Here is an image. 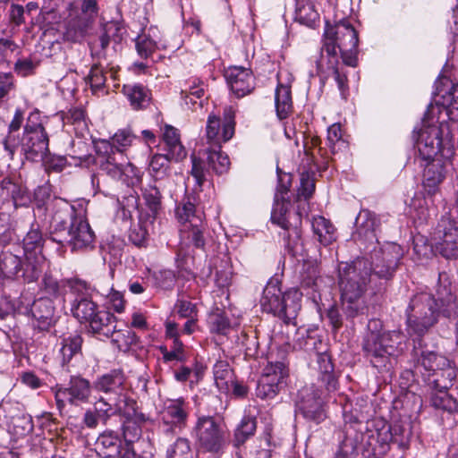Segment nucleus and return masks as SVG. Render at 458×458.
<instances>
[{"instance_id":"19","label":"nucleus","mask_w":458,"mask_h":458,"mask_svg":"<svg viewBox=\"0 0 458 458\" xmlns=\"http://www.w3.org/2000/svg\"><path fill=\"white\" fill-rule=\"evenodd\" d=\"M190 411V403L183 397L167 399L160 411V418L170 428L181 429L186 426Z\"/></svg>"},{"instance_id":"57","label":"nucleus","mask_w":458,"mask_h":458,"mask_svg":"<svg viewBox=\"0 0 458 458\" xmlns=\"http://www.w3.org/2000/svg\"><path fill=\"white\" fill-rule=\"evenodd\" d=\"M319 19L318 13L315 10L313 4L306 3L298 5L295 13V20L308 27H313Z\"/></svg>"},{"instance_id":"46","label":"nucleus","mask_w":458,"mask_h":458,"mask_svg":"<svg viewBox=\"0 0 458 458\" xmlns=\"http://www.w3.org/2000/svg\"><path fill=\"white\" fill-rule=\"evenodd\" d=\"M257 429V419L251 415H244L233 434V445L239 447L254 436Z\"/></svg>"},{"instance_id":"40","label":"nucleus","mask_w":458,"mask_h":458,"mask_svg":"<svg viewBox=\"0 0 458 458\" xmlns=\"http://www.w3.org/2000/svg\"><path fill=\"white\" fill-rule=\"evenodd\" d=\"M313 233L318 241L324 246H328L336 240V229L334 225L324 216H315L311 221Z\"/></svg>"},{"instance_id":"48","label":"nucleus","mask_w":458,"mask_h":458,"mask_svg":"<svg viewBox=\"0 0 458 458\" xmlns=\"http://www.w3.org/2000/svg\"><path fill=\"white\" fill-rule=\"evenodd\" d=\"M116 321L114 322V331L109 335H102L106 338H112V342L116 344L120 351H127L132 345H136L139 337L131 329L116 330Z\"/></svg>"},{"instance_id":"36","label":"nucleus","mask_w":458,"mask_h":458,"mask_svg":"<svg viewBox=\"0 0 458 458\" xmlns=\"http://www.w3.org/2000/svg\"><path fill=\"white\" fill-rule=\"evenodd\" d=\"M322 282L323 279L314 266H309L301 275V286L302 290L317 304L321 301L320 287Z\"/></svg>"},{"instance_id":"26","label":"nucleus","mask_w":458,"mask_h":458,"mask_svg":"<svg viewBox=\"0 0 458 458\" xmlns=\"http://www.w3.org/2000/svg\"><path fill=\"white\" fill-rule=\"evenodd\" d=\"M327 58V66H325L321 56L316 60L317 74L320 77L321 82L325 84L326 80L328 78L327 72L332 71L335 81L337 83L338 89L341 92L343 98L346 99L348 95V79L346 74L343 73L339 69V57L338 56H325Z\"/></svg>"},{"instance_id":"17","label":"nucleus","mask_w":458,"mask_h":458,"mask_svg":"<svg viewBox=\"0 0 458 458\" xmlns=\"http://www.w3.org/2000/svg\"><path fill=\"white\" fill-rule=\"evenodd\" d=\"M235 131V111L232 106L224 109L223 118L210 114L206 126L208 142L221 148L222 143L230 140Z\"/></svg>"},{"instance_id":"30","label":"nucleus","mask_w":458,"mask_h":458,"mask_svg":"<svg viewBox=\"0 0 458 458\" xmlns=\"http://www.w3.org/2000/svg\"><path fill=\"white\" fill-rule=\"evenodd\" d=\"M125 376L122 369H115L103 374L93 382V387L98 392L114 394L124 392Z\"/></svg>"},{"instance_id":"9","label":"nucleus","mask_w":458,"mask_h":458,"mask_svg":"<svg viewBox=\"0 0 458 458\" xmlns=\"http://www.w3.org/2000/svg\"><path fill=\"white\" fill-rule=\"evenodd\" d=\"M71 311L79 322L89 325V329L93 335H109L114 331L115 316L108 310H100L91 297L74 298Z\"/></svg>"},{"instance_id":"38","label":"nucleus","mask_w":458,"mask_h":458,"mask_svg":"<svg viewBox=\"0 0 458 458\" xmlns=\"http://www.w3.org/2000/svg\"><path fill=\"white\" fill-rule=\"evenodd\" d=\"M276 115L280 120L286 119L293 111L291 86L278 82L275 92Z\"/></svg>"},{"instance_id":"11","label":"nucleus","mask_w":458,"mask_h":458,"mask_svg":"<svg viewBox=\"0 0 458 458\" xmlns=\"http://www.w3.org/2000/svg\"><path fill=\"white\" fill-rule=\"evenodd\" d=\"M39 118L38 112L30 114L21 142L26 159L33 162L42 160L49 153V137Z\"/></svg>"},{"instance_id":"32","label":"nucleus","mask_w":458,"mask_h":458,"mask_svg":"<svg viewBox=\"0 0 458 458\" xmlns=\"http://www.w3.org/2000/svg\"><path fill=\"white\" fill-rule=\"evenodd\" d=\"M23 250L26 260L38 263L39 265V255L42 253L44 239L38 224H33L22 241Z\"/></svg>"},{"instance_id":"28","label":"nucleus","mask_w":458,"mask_h":458,"mask_svg":"<svg viewBox=\"0 0 458 458\" xmlns=\"http://www.w3.org/2000/svg\"><path fill=\"white\" fill-rule=\"evenodd\" d=\"M317 363L318 371V381H320L327 393L335 392L338 389V374L335 370L331 355L327 352L317 353Z\"/></svg>"},{"instance_id":"14","label":"nucleus","mask_w":458,"mask_h":458,"mask_svg":"<svg viewBox=\"0 0 458 458\" xmlns=\"http://www.w3.org/2000/svg\"><path fill=\"white\" fill-rule=\"evenodd\" d=\"M41 267L37 261L26 260L9 250L0 253V276L4 279L18 280L22 278L24 282L31 283L38 279Z\"/></svg>"},{"instance_id":"45","label":"nucleus","mask_w":458,"mask_h":458,"mask_svg":"<svg viewBox=\"0 0 458 458\" xmlns=\"http://www.w3.org/2000/svg\"><path fill=\"white\" fill-rule=\"evenodd\" d=\"M449 389H431L429 402L431 406L439 411L452 413L457 410V401L448 393Z\"/></svg>"},{"instance_id":"21","label":"nucleus","mask_w":458,"mask_h":458,"mask_svg":"<svg viewBox=\"0 0 458 458\" xmlns=\"http://www.w3.org/2000/svg\"><path fill=\"white\" fill-rule=\"evenodd\" d=\"M70 246L72 250H82L92 247L95 241V233L90 228L87 219L76 213L69 221Z\"/></svg>"},{"instance_id":"15","label":"nucleus","mask_w":458,"mask_h":458,"mask_svg":"<svg viewBox=\"0 0 458 458\" xmlns=\"http://www.w3.org/2000/svg\"><path fill=\"white\" fill-rule=\"evenodd\" d=\"M435 250L446 259H458V227L449 217L443 216L433 233Z\"/></svg>"},{"instance_id":"59","label":"nucleus","mask_w":458,"mask_h":458,"mask_svg":"<svg viewBox=\"0 0 458 458\" xmlns=\"http://www.w3.org/2000/svg\"><path fill=\"white\" fill-rule=\"evenodd\" d=\"M43 290L48 294V298H58L64 295L65 292V284L58 281L52 275L45 274L43 280Z\"/></svg>"},{"instance_id":"41","label":"nucleus","mask_w":458,"mask_h":458,"mask_svg":"<svg viewBox=\"0 0 458 458\" xmlns=\"http://www.w3.org/2000/svg\"><path fill=\"white\" fill-rule=\"evenodd\" d=\"M427 377L430 389H449L456 377L454 363L436 372H430Z\"/></svg>"},{"instance_id":"33","label":"nucleus","mask_w":458,"mask_h":458,"mask_svg":"<svg viewBox=\"0 0 458 458\" xmlns=\"http://www.w3.org/2000/svg\"><path fill=\"white\" fill-rule=\"evenodd\" d=\"M163 140L165 150L174 162L182 161L186 157L187 151L182 144L180 133L176 128L165 125L163 132Z\"/></svg>"},{"instance_id":"51","label":"nucleus","mask_w":458,"mask_h":458,"mask_svg":"<svg viewBox=\"0 0 458 458\" xmlns=\"http://www.w3.org/2000/svg\"><path fill=\"white\" fill-rule=\"evenodd\" d=\"M102 61L95 63L85 78L86 83L89 84L93 94L102 91L106 87V77L102 65Z\"/></svg>"},{"instance_id":"29","label":"nucleus","mask_w":458,"mask_h":458,"mask_svg":"<svg viewBox=\"0 0 458 458\" xmlns=\"http://www.w3.org/2000/svg\"><path fill=\"white\" fill-rule=\"evenodd\" d=\"M123 447L119 435L112 430L101 433L95 442V451L101 458H116Z\"/></svg>"},{"instance_id":"8","label":"nucleus","mask_w":458,"mask_h":458,"mask_svg":"<svg viewBox=\"0 0 458 458\" xmlns=\"http://www.w3.org/2000/svg\"><path fill=\"white\" fill-rule=\"evenodd\" d=\"M94 165L97 167V173L91 177L93 185L101 190V177L106 175L113 180H122L123 176L129 177L133 174L134 166L128 161V158L121 148H115L108 143H104L103 147L97 149L94 157Z\"/></svg>"},{"instance_id":"52","label":"nucleus","mask_w":458,"mask_h":458,"mask_svg":"<svg viewBox=\"0 0 458 458\" xmlns=\"http://www.w3.org/2000/svg\"><path fill=\"white\" fill-rule=\"evenodd\" d=\"M174 161L168 154H155L148 164V170L150 174L156 179L159 180L168 174L170 169V162Z\"/></svg>"},{"instance_id":"43","label":"nucleus","mask_w":458,"mask_h":458,"mask_svg":"<svg viewBox=\"0 0 458 458\" xmlns=\"http://www.w3.org/2000/svg\"><path fill=\"white\" fill-rule=\"evenodd\" d=\"M186 224V226L181 227L182 238L189 241L195 248L204 250L206 245V225L203 222Z\"/></svg>"},{"instance_id":"25","label":"nucleus","mask_w":458,"mask_h":458,"mask_svg":"<svg viewBox=\"0 0 458 458\" xmlns=\"http://www.w3.org/2000/svg\"><path fill=\"white\" fill-rule=\"evenodd\" d=\"M442 137L437 129L430 131H422L417 141V148L420 157L428 162L443 158L441 153Z\"/></svg>"},{"instance_id":"55","label":"nucleus","mask_w":458,"mask_h":458,"mask_svg":"<svg viewBox=\"0 0 458 458\" xmlns=\"http://www.w3.org/2000/svg\"><path fill=\"white\" fill-rule=\"evenodd\" d=\"M142 196L145 204L155 217L162 208V194L155 184H148L142 189Z\"/></svg>"},{"instance_id":"44","label":"nucleus","mask_w":458,"mask_h":458,"mask_svg":"<svg viewBox=\"0 0 458 458\" xmlns=\"http://www.w3.org/2000/svg\"><path fill=\"white\" fill-rule=\"evenodd\" d=\"M410 214L416 222L422 225L436 215V208L429 207L426 198L416 196L411 200Z\"/></svg>"},{"instance_id":"23","label":"nucleus","mask_w":458,"mask_h":458,"mask_svg":"<svg viewBox=\"0 0 458 458\" xmlns=\"http://www.w3.org/2000/svg\"><path fill=\"white\" fill-rule=\"evenodd\" d=\"M447 159L438 158L428 162L423 172L422 187L428 196H434L439 191L440 184L446 175Z\"/></svg>"},{"instance_id":"42","label":"nucleus","mask_w":458,"mask_h":458,"mask_svg":"<svg viewBox=\"0 0 458 458\" xmlns=\"http://www.w3.org/2000/svg\"><path fill=\"white\" fill-rule=\"evenodd\" d=\"M82 337L79 335L64 337L61 341L60 354L62 366H69L72 359L81 357Z\"/></svg>"},{"instance_id":"7","label":"nucleus","mask_w":458,"mask_h":458,"mask_svg":"<svg viewBox=\"0 0 458 458\" xmlns=\"http://www.w3.org/2000/svg\"><path fill=\"white\" fill-rule=\"evenodd\" d=\"M302 294L294 288L283 292L279 279L271 278L263 290L260 306L264 312L271 313L285 324H290L301 310Z\"/></svg>"},{"instance_id":"24","label":"nucleus","mask_w":458,"mask_h":458,"mask_svg":"<svg viewBox=\"0 0 458 458\" xmlns=\"http://www.w3.org/2000/svg\"><path fill=\"white\" fill-rule=\"evenodd\" d=\"M204 212L199 207L198 198L194 193H186L176 204L175 217L182 227L186 226V224H199L204 220Z\"/></svg>"},{"instance_id":"20","label":"nucleus","mask_w":458,"mask_h":458,"mask_svg":"<svg viewBox=\"0 0 458 458\" xmlns=\"http://www.w3.org/2000/svg\"><path fill=\"white\" fill-rule=\"evenodd\" d=\"M380 225V220L377 215L369 209H361L355 220V232L352 237L360 245H378L377 230Z\"/></svg>"},{"instance_id":"35","label":"nucleus","mask_w":458,"mask_h":458,"mask_svg":"<svg viewBox=\"0 0 458 458\" xmlns=\"http://www.w3.org/2000/svg\"><path fill=\"white\" fill-rule=\"evenodd\" d=\"M205 94V83L197 77H191L185 82V88L181 90V98L185 105L195 109L202 107L203 97Z\"/></svg>"},{"instance_id":"4","label":"nucleus","mask_w":458,"mask_h":458,"mask_svg":"<svg viewBox=\"0 0 458 458\" xmlns=\"http://www.w3.org/2000/svg\"><path fill=\"white\" fill-rule=\"evenodd\" d=\"M359 35L351 19L343 18L335 24L326 22L321 59L325 56H338L337 49L343 63L351 67L358 64Z\"/></svg>"},{"instance_id":"1","label":"nucleus","mask_w":458,"mask_h":458,"mask_svg":"<svg viewBox=\"0 0 458 458\" xmlns=\"http://www.w3.org/2000/svg\"><path fill=\"white\" fill-rule=\"evenodd\" d=\"M372 246L369 259L357 258L338 267L337 285L342 308L347 318H353L365 313L364 296L368 287L379 292L383 284L393 279L403 257V250L397 243Z\"/></svg>"},{"instance_id":"62","label":"nucleus","mask_w":458,"mask_h":458,"mask_svg":"<svg viewBox=\"0 0 458 458\" xmlns=\"http://www.w3.org/2000/svg\"><path fill=\"white\" fill-rule=\"evenodd\" d=\"M93 410L96 411L97 415L100 417L103 424H106L110 418L114 416L113 401H110V397L106 399L105 397L100 396L93 403Z\"/></svg>"},{"instance_id":"6","label":"nucleus","mask_w":458,"mask_h":458,"mask_svg":"<svg viewBox=\"0 0 458 458\" xmlns=\"http://www.w3.org/2000/svg\"><path fill=\"white\" fill-rule=\"evenodd\" d=\"M411 431L409 427L400 422L383 423L375 430H369L362 438L361 454L363 458H383L390 450L391 444L400 449L410 445Z\"/></svg>"},{"instance_id":"39","label":"nucleus","mask_w":458,"mask_h":458,"mask_svg":"<svg viewBox=\"0 0 458 458\" xmlns=\"http://www.w3.org/2000/svg\"><path fill=\"white\" fill-rule=\"evenodd\" d=\"M289 377L288 366L284 361H269L263 369L262 375L259 379L267 380L269 384H273L282 389L286 384V378Z\"/></svg>"},{"instance_id":"31","label":"nucleus","mask_w":458,"mask_h":458,"mask_svg":"<svg viewBox=\"0 0 458 458\" xmlns=\"http://www.w3.org/2000/svg\"><path fill=\"white\" fill-rule=\"evenodd\" d=\"M110 401H113L114 416H119L122 420L128 418L138 421L142 420V412L139 411L136 400L126 392L110 397Z\"/></svg>"},{"instance_id":"3","label":"nucleus","mask_w":458,"mask_h":458,"mask_svg":"<svg viewBox=\"0 0 458 458\" xmlns=\"http://www.w3.org/2000/svg\"><path fill=\"white\" fill-rule=\"evenodd\" d=\"M377 321H370L362 341L364 357L378 372L389 371L402 352L404 335L400 331H377Z\"/></svg>"},{"instance_id":"61","label":"nucleus","mask_w":458,"mask_h":458,"mask_svg":"<svg viewBox=\"0 0 458 458\" xmlns=\"http://www.w3.org/2000/svg\"><path fill=\"white\" fill-rule=\"evenodd\" d=\"M327 144L332 154L337 153L342 147H345V142L342 139V130L338 123H334L327 130Z\"/></svg>"},{"instance_id":"18","label":"nucleus","mask_w":458,"mask_h":458,"mask_svg":"<svg viewBox=\"0 0 458 458\" xmlns=\"http://www.w3.org/2000/svg\"><path fill=\"white\" fill-rule=\"evenodd\" d=\"M226 82L237 98L251 94L256 88L252 71L243 66H230L225 70Z\"/></svg>"},{"instance_id":"10","label":"nucleus","mask_w":458,"mask_h":458,"mask_svg":"<svg viewBox=\"0 0 458 458\" xmlns=\"http://www.w3.org/2000/svg\"><path fill=\"white\" fill-rule=\"evenodd\" d=\"M193 430L196 444L204 452L220 454L227 446L228 432L214 416H199Z\"/></svg>"},{"instance_id":"16","label":"nucleus","mask_w":458,"mask_h":458,"mask_svg":"<svg viewBox=\"0 0 458 458\" xmlns=\"http://www.w3.org/2000/svg\"><path fill=\"white\" fill-rule=\"evenodd\" d=\"M296 407L305 420L319 424L327 418L322 391L316 386H306L298 392Z\"/></svg>"},{"instance_id":"50","label":"nucleus","mask_w":458,"mask_h":458,"mask_svg":"<svg viewBox=\"0 0 458 458\" xmlns=\"http://www.w3.org/2000/svg\"><path fill=\"white\" fill-rule=\"evenodd\" d=\"M207 160L209 167L217 174H223L229 169L230 160L228 156L221 148L215 146H210L208 149Z\"/></svg>"},{"instance_id":"34","label":"nucleus","mask_w":458,"mask_h":458,"mask_svg":"<svg viewBox=\"0 0 458 458\" xmlns=\"http://www.w3.org/2000/svg\"><path fill=\"white\" fill-rule=\"evenodd\" d=\"M122 91L134 110L147 108L150 103L151 91L140 83L124 84Z\"/></svg>"},{"instance_id":"27","label":"nucleus","mask_w":458,"mask_h":458,"mask_svg":"<svg viewBox=\"0 0 458 458\" xmlns=\"http://www.w3.org/2000/svg\"><path fill=\"white\" fill-rule=\"evenodd\" d=\"M31 314L34 328L39 332L48 331L55 323V307L49 298H39L32 303Z\"/></svg>"},{"instance_id":"54","label":"nucleus","mask_w":458,"mask_h":458,"mask_svg":"<svg viewBox=\"0 0 458 458\" xmlns=\"http://www.w3.org/2000/svg\"><path fill=\"white\" fill-rule=\"evenodd\" d=\"M214 378L220 390L229 389V385L233 381V372L227 362L220 360L215 364Z\"/></svg>"},{"instance_id":"47","label":"nucleus","mask_w":458,"mask_h":458,"mask_svg":"<svg viewBox=\"0 0 458 458\" xmlns=\"http://www.w3.org/2000/svg\"><path fill=\"white\" fill-rule=\"evenodd\" d=\"M419 362L428 373L436 372L442 368L454 364L445 356L441 355L433 351H422L419 359Z\"/></svg>"},{"instance_id":"53","label":"nucleus","mask_w":458,"mask_h":458,"mask_svg":"<svg viewBox=\"0 0 458 458\" xmlns=\"http://www.w3.org/2000/svg\"><path fill=\"white\" fill-rule=\"evenodd\" d=\"M147 420V417L142 413V420L125 419L122 420L123 436L125 445H132V443L139 439L141 435V425Z\"/></svg>"},{"instance_id":"63","label":"nucleus","mask_w":458,"mask_h":458,"mask_svg":"<svg viewBox=\"0 0 458 458\" xmlns=\"http://www.w3.org/2000/svg\"><path fill=\"white\" fill-rule=\"evenodd\" d=\"M191 175L194 179L195 182V189L201 191V188L206 182V173H205V165L204 162L197 157L195 155L191 156Z\"/></svg>"},{"instance_id":"64","label":"nucleus","mask_w":458,"mask_h":458,"mask_svg":"<svg viewBox=\"0 0 458 458\" xmlns=\"http://www.w3.org/2000/svg\"><path fill=\"white\" fill-rule=\"evenodd\" d=\"M160 351L165 362L172 360L182 361L185 359L183 344L179 339L173 341L170 351L166 347H160Z\"/></svg>"},{"instance_id":"49","label":"nucleus","mask_w":458,"mask_h":458,"mask_svg":"<svg viewBox=\"0 0 458 458\" xmlns=\"http://www.w3.org/2000/svg\"><path fill=\"white\" fill-rule=\"evenodd\" d=\"M437 95L441 96L442 105L446 106L449 118L458 121V82L445 91L443 89H437Z\"/></svg>"},{"instance_id":"58","label":"nucleus","mask_w":458,"mask_h":458,"mask_svg":"<svg viewBox=\"0 0 458 458\" xmlns=\"http://www.w3.org/2000/svg\"><path fill=\"white\" fill-rule=\"evenodd\" d=\"M150 30L148 33L139 35L136 39V49L141 58H148L156 52L157 46V41L151 38Z\"/></svg>"},{"instance_id":"5","label":"nucleus","mask_w":458,"mask_h":458,"mask_svg":"<svg viewBox=\"0 0 458 458\" xmlns=\"http://www.w3.org/2000/svg\"><path fill=\"white\" fill-rule=\"evenodd\" d=\"M100 11L99 0H72L63 12V39L81 43L94 29Z\"/></svg>"},{"instance_id":"22","label":"nucleus","mask_w":458,"mask_h":458,"mask_svg":"<svg viewBox=\"0 0 458 458\" xmlns=\"http://www.w3.org/2000/svg\"><path fill=\"white\" fill-rule=\"evenodd\" d=\"M72 215H74V208L65 204L57 208L52 216L50 240L60 244L61 248L65 245L70 246L69 221Z\"/></svg>"},{"instance_id":"2","label":"nucleus","mask_w":458,"mask_h":458,"mask_svg":"<svg viewBox=\"0 0 458 458\" xmlns=\"http://www.w3.org/2000/svg\"><path fill=\"white\" fill-rule=\"evenodd\" d=\"M452 319L458 317V301L451 289L446 272L438 274L436 293H416L406 309L407 325L413 333L423 335L434 327L439 317Z\"/></svg>"},{"instance_id":"12","label":"nucleus","mask_w":458,"mask_h":458,"mask_svg":"<svg viewBox=\"0 0 458 458\" xmlns=\"http://www.w3.org/2000/svg\"><path fill=\"white\" fill-rule=\"evenodd\" d=\"M271 222L286 232L284 238L287 241V246L293 248L301 239V215L300 212L291 211V201L285 196L279 198L278 193H276Z\"/></svg>"},{"instance_id":"56","label":"nucleus","mask_w":458,"mask_h":458,"mask_svg":"<svg viewBox=\"0 0 458 458\" xmlns=\"http://www.w3.org/2000/svg\"><path fill=\"white\" fill-rule=\"evenodd\" d=\"M111 40L103 32L89 42L91 57L96 61L107 60V49Z\"/></svg>"},{"instance_id":"37","label":"nucleus","mask_w":458,"mask_h":458,"mask_svg":"<svg viewBox=\"0 0 458 458\" xmlns=\"http://www.w3.org/2000/svg\"><path fill=\"white\" fill-rule=\"evenodd\" d=\"M29 200L27 189L18 182H15L8 194V199L0 203V214L4 215V216H7L8 214H13L19 207L26 206Z\"/></svg>"},{"instance_id":"13","label":"nucleus","mask_w":458,"mask_h":458,"mask_svg":"<svg viewBox=\"0 0 458 458\" xmlns=\"http://www.w3.org/2000/svg\"><path fill=\"white\" fill-rule=\"evenodd\" d=\"M93 384L80 375L70 377L66 386L56 385L52 387L57 409L62 411L67 403L78 406L89 403Z\"/></svg>"},{"instance_id":"60","label":"nucleus","mask_w":458,"mask_h":458,"mask_svg":"<svg viewBox=\"0 0 458 458\" xmlns=\"http://www.w3.org/2000/svg\"><path fill=\"white\" fill-rule=\"evenodd\" d=\"M167 458H192L190 441L186 438L179 437L167 449Z\"/></svg>"}]
</instances>
